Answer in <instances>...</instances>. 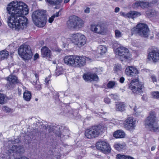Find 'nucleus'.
Masks as SVG:
<instances>
[{
	"label": "nucleus",
	"mask_w": 159,
	"mask_h": 159,
	"mask_svg": "<svg viewBox=\"0 0 159 159\" xmlns=\"http://www.w3.org/2000/svg\"><path fill=\"white\" fill-rule=\"evenodd\" d=\"M8 26L14 30L23 29L26 27L28 20L24 15L28 13L27 6L24 3L17 1L11 2L7 7Z\"/></svg>",
	"instance_id": "nucleus-1"
},
{
	"label": "nucleus",
	"mask_w": 159,
	"mask_h": 159,
	"mask_svg": "<svg viewBox=\"0 0 159 159\" xmlns=\"http://www.w3.org/2000/svg\"><path fill=\"white\" fill-rule=\"evenodd\" d=\"M45 13L44 11L40 10L33 12L32 16L33 21L36 25L43 27L45 25L47 19Z\"/></svg>",
	"instance_id": "nucleus-2"
},
{
	"label": "nucleus",
	"mask_w": 159,
	"mask_h": 159,
	"mask_svg": "<svg viewBox=\"0 0 159 159\" xmlns=\"http://www.w3.org/2000/svg\"><path fill=\"white\" fill-rule=\"evenodd\" d=\"M156 117L154 112H151L144 121L145 127L151 131H159V126L157 125Z\"/></svg>",
	"instance_id": "nucleus-3"
},
{
	"label": "nucleus",
	"mask_w": 159,
	"mask_h": 159,
	"mask_svg": "<svg viewBox=\"0 0 159 159\" xmlns=\"http://www.w3.org/2000/svg\"><path fill=\"white\" fill-rule=\"evenodd\" d=\"M67 24L68 28L77 30L83 27L84 26V22L80 18L73 15L69 17Z\"/></svg>",
	"instance_id": "nucleus-4"
},
{
	"label": "nucleus",
	"mask_w": 159,
	"mask_h": 159,
	"mask_svg": "<svg viewBox=\"0 0 159 159\" xmlns=\"http://www.w3.org/2000/svg\"><path fill=\"white\" fill-rule=\"evenodd\" d=\"M104 128L101 125L93 126L87 129L85 132V135L88 139H93L98 136L103 132Z\"/></svg>",
	"instance_id": "nucleus-5"
},
{
	"label": "nucleus",
	"mask_w": 159,
	"mask_h": 159,
	"mask_svg": "<svg viewBox=\"0 0 159 159\" xmlns=\"http://www.w3.org/2000/svg\"><path fill=\"white\" fill-rule=\"evenodd\" d=\"M18 53L25 60L30 59L32 56L30 47L25 45H22L18 49Z\"/></svg>",
	"instance_id": "nucleus-6"
},
{
	"label": "nucleus",
	"mask_w": 159,
	"mask_h": 159,
	"mask_svg": "<svg viewBox=\"0 0 159 159\" xmlns=\"http://www.w3.org/2000/svg\"><path fill=\"white\" fill-rule=\"evenodd\" d=\"M71 39L72 43L79 47L84 45L86 42V39L85 36L79 33L72 34L71 36Z\"/></svg>",
	"instance_id": "nucleus-7"
},
{
	"label": "nucleus",
	"mask_w": 159,
	"mask_h": 159,
	"mask_svg": "<svg viewBox=\"0 0 159 159\" xmlns=\"http://www.w3.org/2000/svg\"><path fill=\"white\" fill-rule=\"evenodd\" d=\"M116 53L120 57L122 61H129L132 59L131 55L129 50L124 47L118 48L116 49Z\"/></svg>",
	"instance_id": "nucleus-8"
},
{
	"label": "nucleus",
	"mask_w": 159,
	"mask_h": 159,
	"mask_svg": "<svg viewBox=\"0 0 159 159\" xmlns=\"http://www.w3.org/2000/svg\"><path fill=\"white\" fill-rule=\"evenodd\" d=\"M129 88L134 93H137L143 92L144 86L142 83H139L138 79L136 78L131 81L129 84Z\"/></svg>",
	"instance_id": "nucleus-9"
},
{
	"label": "nucleus",
	"mask_w": 159,
	"mask_h": 159,
	"mask_svg": "<svg viewBox=\"0 0 159 159\" xmlns=\"http://www.w3.org/2000/svg\"><path fill=\"white\" fill-rule=\"evenodd\" d=\"M135 30L141 36L147 37L148 36L149 30L148 26L143 23H139L136 26Z\"/></svg>",
	"instance_id": "nucleus-10"
},
{
	"label": "nucleus",
	"mask_w": 159,
	"mask_h": 159,
	"mask_svg": "<svg viewBox=\"0 0 159 159\" xmlns=\"http://www.w3.org/2000/svg\"><path fill=\"white\" fill-rule=\"evenodd\" d=\"M91 30L99 34L103 35L106 33L107 29L105 25L103 23L92 24L90 26Z\"/></svg>",
	"instance_id": "nucleus-11"
},
{
	"label": "nucleus",
	"mask_w": 159,
	"mask_h": 159,
	"mask_svg": "<svg viewBox=\"0 0 159 159\" xmlns=\"http://www.w3.org/2000/svg\"><path fill=\"white\" fill-rule=\"evenodd\" d=\"M96 147L97 149L100 150L104 153L109 152L110 150V148L109 144L104 141H98L96 143Z\"/></svg>",
	"instance_id": "nucleus-12"
},
{
	"label": "nucleus",
	"mask_w": 159,
	"mask_h": 159,
	"mask_svg": "<svg viewBox=\"0 0 159 159\" xmlns=\"http://www.w3.org/2000/svg\"><path fill=\"white\" fill-rule=\"evenodd\" d=\"M136 120L133 117H129L128 118L124 123V126L127 130H131L134 129L135 127Z\"/></svg>",
	"instance_id": "nucleus-13"
},
{
	"label": "nucleus",
	"mask_w": 159,
	"mask_h": 159,
	"mask_svg": "<svg viewBox=\"0 0 159 159\" xmlns=\"http://www.w3.org/2000/svg\"><path fill=\"white\" fill-rule=\"evenodd\" d=\"M125 73L127 76L133 78L136 77L137 78L139 71L134 66H128L125 69Z\"/></svg>",
	"instance_id": "nucleus-14"
},
{
	"label": "nucleus",
	"mask_w": 159,
	"mask_h": 159,
	"mask_svg": "<svg viewBox=\"0 0 159 159\" xmlns=\"http://www.w3.org/2000/svg\"><path fill=\"white\" fill-rule=\"evenodd\" d=\"M148 59L153 62H156L159 60V51L157 49L152 50L148 54Z\"/></svg>",
	"instance_id": "nucleus-15"
},
{
	"label": "nucleus",
	"mask_w": 159,
	"mask_h": 159,
	"mask_svg": "<svg viewBox=\"0 0 159 159\" xmlns=\"http://www.w3.org/2000/svg\"><path fill=\"white\" fill-rule=\"evenodd\" d=\"M74 67H81L85 65L86 57L75 55Z\"/></svg>",
	"instance_id": "nucleus-16"
},
{
	"label": "nucleus",
	"mask_w": 159,
	"mask_h": 159,
	"mask_svg": "<svg viewBox=\"0 0 159 159\" xmlns=\"http://www.w3.org/2000/svg\"><path fill=\"white\" fill-rule=\"evenodd\" d=\"M120 14V15L125 18H128L133 19H134V18L141 15L140 12L136 11H130L127 13L121 12Z\"/></svg>",
	"instance_id": "nucleus-17"
},
{
	"label": "nucleus",
	"mask_w": 159,
	"mask_h": 159,
	"mask_svg": "<svg viewBox=\"0 0 159 159\" xmlns=\"http://www.w3.org/2000/svg\"><path fill=\"white\" fill-rule=\"evenodd\" d=\"M75 55L65 56L64 58V63L67 65L74 67Z\"/></svg>",
	"instance_id": "nucleus-18"
},
{
	"label": "nucleus",
	"mask_w": 159,
	"mask_h": 159,
	"mask_svg": "<svg viewBox=\"0 0 159 159\" xmlns=\"http://www.w3.org/2000/svg\"><path fill=\"white\" fill-rule=\"evenodd\" d=\"M84 80L87 81L91 82L93 81H97L98 80V77L95 74L88 73L85 74L83 76Z\"/></svg>",
	"instance_id": "nucleus-19"
},
{
	"label": "nucleus",
	"mask_w": 159,
	"mask_h": 159,
	"mask_svg": "<svg viewBox=\"0 0 159 159\" xmlns=\"http://www.w3.org/2000/svg\"><path fill=\"white\" fill-rule=\"evenodd\" d=\"M6 79L9 82V83H7V85H8L10 87H12L13 84L18 82L17 78L13 75H10Z\"/></svg>",
	"instance_id": "nucleus-20"
},
{
	"label": "nucleus",
	"mask_w": 159,
	"mask_h": 159,
	"mask_svg": "<svg viewBox=\"0 0 159 159\" xmlns=\"http://www.w3.org/2000/svg\"><path fill=\"white\" fill-rule=\"evenodd\" d=\"M41 55L43 57H50L51 51L46 47H43L41 49Z\"/></svg>",
	"instance_id": "nucleus-21"
},
{
	"label": "nucleus",
	"mask_w": 159,
	"mask_h": 159,
	"mask_svg": "<svg viewBox=\"0 0 159 159\" xmlns=\"http://www.w3.org/2000/svg\"><path fill=\"white\" fill-rule=\"evenodd\" d=\"M125 135V132L123 131L120 130L115 131L113 134L114 137L116 138H124Z\"/></svg>",
	"instance_id": "nucleus-22"
},
{
	"label": "nucleus",
	"mask_w": 159,
	"mask_h": 159,
	"mask_svg": "<svg viewBox=\"0 0 159 159\" xmlns=\"http://www.w3.org/2000/svg\"><path fill=\"white\" fill-rule=\"evenodd\" d=\"M116 110L122 112L125 110V106L123 103L118 102L116 105Z\"/></svg>",
	"instance_id": "nucleus-23"
},
{
	"label": "nucleus",
	"mask_w": 159,
	"mask_h": 159,
	"mask_svg": "<svg viewBox=\"0 0 159 159\" xmlns=\"http://www.w3.org/2000/svg\"><path fill=\"white\" fill-rule=\"evenodd\" d=\"M34 74L35 76L36 80V82H34L35 83L34 84L35 88L37 90H39L41 88V86L39 82V81L37 82L38 80H39V75L36 72H34Z\"/></svg>",
	"instance_id": "nucleus-24"
},
{
	"label": "nucleus",
	"mask_w": 159,
	"mask_h": 159,
	"mask_svg": "<svg viewBox=\"0 0 159 159\" xmlns=\"http://www.w3.org/2000/svg\"><path fill=\"white\" fill-rule=\"evenodd\" d=\"M106 51L107 48L104 46L100 45L97 48V52L101 55L105 53Z\"/></svg>",
	"instance_id": "nucleus-25"
},
{
	"label": "nucleus",
	"mask_w": 159,
	"mask_h": 159,
	"mask_svg": "<svg viewBox=\"0 0 159 159\" xmlns=\"http://www.w3.org/2000/svg\"><path fill=\"white\" fill-rule=\"evenodd\" d=\"M9 53V52L5 50L0 51V60H3L7 58Z\"/></svg>",
	"instance_id": "nucleus-26"
},
{
	"label": "nucleus",
	"mask_w": 159,
	"mask_h": 159,
	"mask_svg": "<svg viewBox=\"0 0 159 159\" xmlns=\"http://www.w3.org/2000/svg\"><path fill=\"white\" fill-rule=\"evenodd\" d=\"M31 98V93L27 90H26L23 93V98L27 101H29Z\"/></svg>",
	"instance_id": "nucleus-27"
},
{
	"label": "nucleus",
	"mask_w": 159,
	"mask_h": 159,
	"mask_svg": "<svg viewBox=\"0 0 159 159\" xmlns=\"http://www.w3.org/2000/svg\"><path fill=\"white\" fill-rule=\"evenodd\" d=\"M50 5H60L62 1V0H46Z\"/></svg>",
	"instance_id": "nucleus-28"
},
{
	"label": "nucleus",
	"mask_w": 159,
	"mask_h": 159,
	"mask_svg": "<svg viewBox=\"0 0 159 159\" xmlns=\"http://www.w3.org/2000/svg\"><path fill=\"white\" fill-rule=\"evenodd\" d=\"M146 14L148 16H157L158 15V13L153 10H151L149 11H147Z\"/></svg>",
	"instance_id": "nucleus-29"
},
{
	"label": "nucleus",
	"mask_w": 159,
	"mask_h": 159,
	"mask_svg": "<svg viewBox=\"0 0 159 159\" xmlns=\"http://www.w3.org/2000/svg\"><path fill=\"white\" fill-rule=\"evenodd\" d=\"M2 110L6 113H11L13 112L12 109L6 106H3L2 107Z\"/></svg>",
	"instance_id": "nucleus-30"
},
{
	"label": "nucleus",
	"mask_w": 159,
	"mask_h": 159,
	"mask_svg": "<svg viewBox=\"0 0 159 159\" xmlns=\"http://www.w3.org/2000/svg\"><path fill=\"white\" fill-rule=\"evenodd\" d=\"M6 96L3 94L0 93V104H3L5 103L6 100Z\"/></svg>",
	"instance_id": "nucleus-31"
},
{
	"label": "nucleus",
	"mask_w": 159,
	"mask_h": 159,
	"mask_svg": "<svg viewBox=\"0 0 159 159\" xmlns=\"http://www.w3.org/2000/svg\"><path fill=\"white\" fill-rule=\"evenodd\" d=\"M114 147L116 150L120 151L124 147V145L120 143H117L115 144Z\"/></svg>",
	"instance_id": "nucleus-32"
},
{
	"label": "nucleus",
	"mask_w": 159,
	"mask_h": 159,
	"mask_svg": "<svg viewBox=\"0 0 159 159\" xmlns=\"http://www.w3.org/2000/svg\"><path fill=\"white\" fill-rule=\"evenodd\" d=\"M151 78L152 81L156 85H159V80H157L156 78V77L153 75H152L151 76Z\"/></svg>",
	"instance_id": "nucleus-33"
},
{
	"label": "nucleus",
	"mask_w": 159,
	"mask_h": 159,
	"mask_svg": "<svg viewBox=\"0 0 159 159\" xmlns=\"http://www.w3.org/2000/svg\"><path fill=\"white\" fill-rule=\"evenodd\" d=\"M151 94L152 98L156 99L159 98V92L154 91L152 92Z\"/></svg>",
	"instance_id": "nucleus-34"
},
{
	"label": "nucleus",
	"mask_w": 159,
	"mask_h": 159,
	"mask_svg": "<svg viewBox=\"0 0 159 159\" xmlns=\"http://www.w3.org/2000/svg\"><path fill=\"white\" fill-rule=\"evenodd\" d=\"M59 12H57L55 14L53 15L52 16L49 18L48 20L49 22L50 23H52L54 20V17H57L59 16Z\"/></svg>",
	"instance_id": "nucleus-35"
},
{
	"label": "nucleus",
	"mask_w": 159,
	"mask_h": 159,
	"mask_svg": "<svg viewBox=\"0 0 159 159\" xmlns=\"http://www.w3.org/2000/svg\"><path fill=\"white\" fill-rule=\"evenodd\" d=\"M116 84L115 82L113 81H109L107 84V87L109 89H111L115 86Z\"/></svg>",
	"instance_id": "nucleus-36"
},
{
	"label": "nucleus",
	"mask_w": 159,
	"mask_h": 159,
	"mask_svg": "<svg viewBox=\"0 0 159 159\" xmlns=\"http://www.w3.org/2000/svg\"><path fill=\"white\" fill-rule=\"evenodd\" d=\"M17 146H16V145L13 146H12V147H11V148L10 149L8 150L9 152L10 153H11L13 152L16 153V152H17Z\"/></svg>",
	"instance_id": "nucleus-37"
},
{
	"label": "nucleus",
	"mask_w": 159,
	"mask_h": 159,
	"mask_svg": "<svg viewBox=\"0 0 159 159\" xmlns=\"http://www.w3.org/2000/svg\"><path fill=\"white\" fill-rule=\"evenodd\" d=\"M128 156L123 154H118L116 155V159H127Z\"/></svg>",
	"instance_id": "nucleus-38"
},
{
	"label": "nucleus",
	"mask_w": 159,
	"mask_h": 159,
	"mask_svg": "<svg viewBox=\"0 0 159 159\" xmlns=\"http://www.w3.org/2000/svg\"><path fill=\"white\" fill-rule=\"evenodd\" d=\"M115 36L116 38H119L122 36V34L120 31L118 30H115Z\"/></svg>",
	"instance_id": "nucleus-39"
},
{
	"label": "nucleus",
	"mask_w": 159,
	"mask_h": 159,
	"mask_svg": "<svg viewBox=\"0 0 159 159\" xmlns=\"http://www.w3.org/2000/svg\"><path fill=\"white\" fill-rule=\"evenodd\" d=\"M17 152H16V153H21L24 151L23 148L22 146H17Z\"/></svg>",
	"instance_id": "nucleus-40"
},
{
	"label": "nucleus",
	"mask_w": 159,
	"mask_h": 159,
	"mask_svg": "<svg viewBox=\"0 0 159 159\" xmlns=\"http://www.w3.org/2000/svg\"><path fill=\"white\" fill-rule=\"evenodd\" d=\"M141 3L140 2H135L132 5V7L133 8L137 9L140 7Z\"/></svg>",
	"instance_id": "nucleus-41"
},
{
	"label": "nucleus",
	"mask_w": 159,
	"mask_h": 159,
	"mask_svg": "<svg viewBox=\"0 0 159 159\" xmlns=\"http://www.w3.org/2000/svg\"><path fill=\"white\" fill-rule=\"evenodd\" d=\"M130 107L132 109H133L134 112H135V114L136 116H138L139 115V113H140V111H139V110L138 109H136V106L135 105H134V107H131L130 106Z\"/></svg>",
	"instance_id": "nucleus-42"
},
{
	"label": "nucleus",
	"mask_w": 159,
	"mask_h": 159,
	"mask_svg": "<svg viewBox=\"0 0 159 159\" xmlns=\"http://www.w3.org/2000/svg\"><path fill=\"white\" fill-rule=\"evenodd\" d=\"M63 72L62 69L61 68H60L57 69L55 71L56 75L58 76L62 74Z\"/></svg>",
	"instance_id": "nucleus-43"
},
{
	"label": "nucleus",
	"mask_w": 159,
	"mask_h": 159,
	"mask_svg": "<svg viewBox=\"0 0 159 159\" xmlns=\"http://www.w3.org/2000/svg\"><path fill=\"white\" fill-rule=\"evenodd\" d=\"M110 96L112 99L114 100H116L118 98V96L116 94H111L110 95Z\"/></svg>",
	"instance_id": "nucleus-44"
},
{
	"label": "nucleus",
	"mask_w": 159,
	"mask_h": 159,
	"mask_svg": "<svg viewBox=\"0 0 159 159\" xmlns=\"http://www.w3.org/2000/svg\"><path fill=\"white\" fill-rule=\"evenodd\" d=\"M9 159H29V158H28L26 157L23 156V157H20L17 158L16 159H15L14 158V157H9Z\"/></svg>",
	"instance_id": "nucleus-45"
},
{
	"label": "nucleus",
	"mask_w": 159,
	"mask_h": 159,
	"mask_svg": "<svg viewBox=\"0 0 159 159\" xmlns=\"http://www.w3.org/2000/svg\"><path fill=\"white\" fill-rule=\"evenodd\" d=\"M152 6L157 3H159V0H153L152 2H150Z\"/></svg>",
	"instance_id": "nucleus-46"
},
{
	"label": "nucleus",
	"mask_w": 159,
	"mask_h": 159,
	"mask_svg": "<svg viewBox=\"0 0 159 159\" xmlns=\"http://www.w3.org/2000/svg\"><path fill=\"white\" fill-rule=\"evenodd\" d=\"M50 80V78L49 77H48L45 78V82L46 83V84L47 86L49 84V82Z\"/></svg>",
	"instance_id": "nucleus-47"
},
{
	"label": "nucleus",
	"mask_w": 159,
	"mask_h": 159,
	"mask_svg": "<svg viewBox=\"0 0 159 159\" xmlns=\"http://www.w3.org/2000/svg\"><path fill=\"white\" fill-rule=\"evenodd\" d=\"M104 101L105 103H109L110 102V99L108 98H104Z\"/></svg>",
	"instance_id": "nucleus-48"
},
{
	"label": "nucleus",
	"mask_w": 159,
	"mask_h": 159,
	"mask_svg": "<svg viewBox=\"0 0 159 159\" xmlns=\"http://www.w3.org/2000/svg\"><path fill=\"white\" fill-rule=\"evenodd\" d=\"M18 141H19V139H15V140L12 141V142L9 141L8 144H10V143L11 142L13 144L16 143H18Z\"/></svg>",
	"instance_id": "nucleus-49"
},
{
	"label": "nucleus",
	"mask_w": 159,
	"mask_h": 159,
	"mask_svg": "<svg viewBox=\"0 0 159 159\" xmlns=\"http://www.w3.org/2000/svg\"><path fill=\"white\" fill-rule=\"evenodd\" d=\"M84 12L86 13H89L90 12V8L89 7H87L84 10Z\"/></svg>",
	"instance_id": "nucleus-50"
},
{
	"label": "nucleus",
	"mask_w": 159,
	"mask_h": 159,
	"mask_svg": "<svg viewBox=\"0 0 159 159\" xmlns=\"http://www.w3.org/2000/svg\"><path fill=\"white\" fill-rule=\"evenodd\" d=\"M125 80V78L124 77H122L120 79V82L121 83H124Z\"/></svg>",
	"instance_id": "nucleus-51"
},
{
	"label": "nucleus",
	"mask_w": 159,
	"mask_h": 159,
	"mask_svg": "<svg viewBox=\"0 0 159 159\" xmlns=\"http://www.w3.org/2000/svg\"><path fill=\"white\" fill-rule=\"evenodd\" d=\"M120 8L118 7H116L115 9V12L116 13H117L119 11Z\"/></svg>",
	"instance_id": "nucleus-52"
},
{
	"label": "nucleus",
	"mask_w": 159,
	"mask_h": 159,
	"mask_svg": "<svg viewBox=\"0 0 159 159\" xmlns=\"http://www.w3.org/2000/svg\"><path fill=\"white\" fill-rule=\"evenodd\" d=\"M39 57V55L38 54L36 53L34 55V59H36Z\"/></svg>",
	"instance_id": "nucleus-53"
},
{
	"label": "nucleus",
	"mask_w": 159,
	"mask_h": 159,
	"mask_svg": "<svg viewBox=\"0 0 159 159\" xmlns=\"http://www.w3.org/2000/svg\"><path fill=\"white\" fill-rule=\"evenodd\" d=\"M127 159H134V158L131 157H130L129 156H128L127 157V158H126Z\"/></svg>",
	"instance_id": "nucleus-54"
},
{
	"label": "nucleus",
	"mask_w": 159,
	"mask_h": 159,
	"mask_svg": "<svg viewBox=\"0 0 159 159\" xmlns=\"http://www.w3.org/2000/svg\"><path fill=\"white\" fill-rule=\"evenodd\" d=\"M155 147L152 146V148H151V151H154L155 150Z\"/></svg>",
	"instance_id": "nucleus-55"
},
{
	"label": "nucleus",
	"mask_w": 159,
	"mask_h": 159,
	"mask_svg": "<svg viewBox=\"0 0 159 159\" xmlns=\"http://www.w3.org/2000/svg\"><path fill=\"white\" fill-rule=\"evenodd\" d=\"M69 0H65L64 1V2L65 3H66L68 2L69 1Z\"/></svg>",
	"instance_id": "nucleus-56"
},
{
	"label": "nucleus",
	"mask_w": 159,
	"mask_h": 159,
	"mask_svg": "<svg viewBox=\"0 0 159 159\" xmlns=\"http://www.w3.org/2000/svg\"><path fill=\"white\" fill-rule=\"evenodd\" d=\"M156 35L157 37L159 38V32L156 34Z\"/></svg>",
	"instance_id": "nucleus-57"
},
{
	"label": "nucleus",
	"mask_w": 159,
	"mask_h": 159,
	"mask_svg": "<svg viewBox=\"0 0 159 159\" xmlns=\"http://www.w3.org/2000/svg\"><path fill=\"white\" fill-rule=\"evenodd\" d=\"M120 90H121V92H124V91H125V90H124L123 89H121Z\"/></svg>",
	"instance_id": "nucleus-58"
},
{
	"label": "nucleus",
	"mask_w": 159,
	"mask_h": 159,
	"mask_svg": "<svg viewBox=\"0 0 159 159\" xmlns=\"http://www.w3.org/2000/svg\"><path fill=\"white\" fill-rule=\"evenodd\" d=\"M53 63L54 64H56V61H53Z\"/></svg>",
	"instance_id": "nucleus-59"
},
{
	"label": "nucleus",
	"mask_w": 159,
	"mask_h": 159,
	"mask_svg": "<svg viewBox=\"0 0 159 159\" xmlns=\"http://www.w3.org/2000/svg\"><path fill=\"white\" fill-rule=\"evenodd\" d=\"M38 100V99H37V98H36V99H35V100H36V101H37Z\"/></svg>",
	"instance_id": "nucleus-60"
},
{
	"label": "nucleus",
	"mask_w": 159,
	"mask_h": 159,
	"mask_svg": "<svg viewBox=\"0 0 159 159\" xmlns=\"http://www.w3.org/2000/svg\"><path fill=\"white\" fill-rule=\"evenodd\" d=\"M59 96L58 95V94H57V97L59 98Z\"/></svg>",
	"instance_id": "nucleus-61"
},
{
	"label": "nucleus",
	"mask_w": 159,
	"mask_h": 159,
	"mask_svg": "<svg viewBox=\"0 0 159 159\" xmlns=\"http://www.w3.org/2000/svg\"><path fill=\"white\" fill-rule=\"evenodd\" d=\"M39 1H41L42 0H39Z\"/></svg>",
	"instance_id": "nucleus-62"
}]
</instances>
